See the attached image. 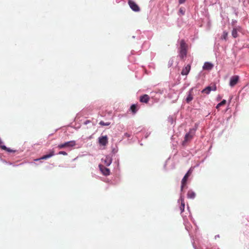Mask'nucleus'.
Here are the masks:
<instances>
[{
    "label": "nucleus",
    "instance_id": "obj_27",
    "mask_svg": "<svg viewBox=\"0 0 249 249\" xmlns=\"http://www.w3.org/2000/svg\"><path fill=\"white\" fill-rule=\"evenodd\" d=\"M186 0H178V2L179 4H182L185 2Z\"/></svg>",
    "mask_w": 249,
    "mask_h": 249
},
{
    "label": "nucleus",
    "instance_id": "obj_18",
    "mask_svg": "<svg viewBox=\"0 0 249 249\" xmlns=\"http://www.w3.org/2000/svg\"><path fill=\"white\" fill-rule=\"evenodd\" d=\"M130 110L133 114H135L137 111V105L133 104L130 107Z\"/></svg>",
    "mask_w": 249,
    "mask_h": 249
},
{
    "label": "nucleus",
    "instance_id": "obj_12",
    "mask_svg": "<svg viewBox=\"0 0 249 249\" xmlns=\"http://www.w3.org/2000/svg\"><path fill=\"white\" fill-rule=\"evenodd\" d=\"M191 70V65H187L185 68H183L181 71V74L183 75H187L190 72Z\"/></svg>",
    "mask_w": 249,
    "mask_h": 249
},
{
    "label": "nucleus",
    "instance_id": "obj_3",
    "mask_svg": "<svg viewBox=\"0 0 249 249\" xmlns=\"http://www.w3.org/2000/svg\"><path fill=\"white\" fill-rule=\"evenodd\" d=\"M195 131L194 130H190V131L185 135L184 140L183 142V144L191 141L192 139L195 135Z\"/></svg>",
    "mask_w": 249,
    "mask_h": 249
},
{
    "label": "nucleus",
    "instance_id": "obj_29",
    "mask_svg": "<svg viewBox=\"0 0 249 249\" xmlns=\"http://www.w3.org/2000/svg\"><path fill=\"white\" fill-rule=\"evenodd\" d=\"M89 121L88 120L86 121V122L85 123L86 124H87V123H89Z\"/></svg>",
    "mask_w": 249,
    "mask_h": 249
},
{
    "label": "nucleus",
    "instance_id": "obj_14",
    "mask_svg": "<svg viewBox=\"0 0 249 249\" xmlns=\"http://www.w3.org/2000/svg\"><path fill=\"white\" fill-rule=\"evenodd\" d=\"M187 197L190 199H194L196 196V194L192 190H189L187 193Z\"/></svg>",
    "mask_w": 249,
    "mask_h": 249
},
{
    "label": "nucleus",
    "instance_id": "obj_30",
    "mask_svg": "<svg viewBox=\"0 0 249 249\" xmlns=\"http://www.w3.org/2000/svg\"><path fill=\"white\" fill-rule=\"evenodd\" d=\"M173 64V61H172V62H171V63L170 64V66H171Z\"/></svg>",
    "mask_w": 249,
    "mask_h": 249
},
{
    "label": "nucleus",
    "instance_id": "obj_5",
    "mask_svg": "<svg viewBox=\"0 0 249 249\" xmlns=\"http://www.w3.org/2000/svg\"><path fill=\"white\" fill-rule=\"evenodd\" d=\"M99 143L103 146H106L108 143V138L107 135L103 136L99 138Z\"/></svg>",
    "mask_w": 249,
    "mask_h": 249
},
{
    "label": "nucleus",
    "instance_id": "obj_17",
    "mask_svg": "<svg viewBox=\"0 0 249 249\" xmlns=\"http://www.w3.org/2000/svg\"><path fill=\"white\" fill-rule=\"evenodd\" d=\"M193 99V96L191 92H189L186 99V102L189 103Z\"/></svg>",
    "mask_w": 249,
    "mask_h": 249
},
{
    "label": "nucleus",
    "instance_id": "obj_1",
    "mask_svg": "<svg viewBox=\"0 0 249 249\" xmlns=\"http://www.w3.org/2000/svg\"><path fill=\"white\" fill-rule=\"evenodd\" d=\"M76 145V142L74 141H69L65 142L63 143H61L58 145L57 147L59 149H63L65 148H70Z\"/></svg>",
    "mask_w": 249,
    "mask_h": 249
},
{
    "label": "nucleus",
    "instance_id": "obj_10",
    "mask_svg": "<svg viewBox=\"0 0 249 249\" xmlns=\"http://www.w3.org/2000/svg\"><path fill=\"white\" fill-rule=\"evenodd\" d=\"M150 100V97L147 94H144L140 97V101L141 103L147 104Z\"/></svg>",
    "mask_w": 249,
    "mask_h": 249
},
{
    "label": "nucleus",
    "instance_id": "obj_2",
    "mask_svg": "<svg viewBox=\"0 0 249 249\" xmlns=\"http://www.w3.org/2000/svg\"><path fill=\"white\" fill-rule=\"evenodd\" d=\"M193 172V169L190 168L187 173L185 175L184 177L181 180V190H183V187L186 185L187 179L189 176L192 174Z\"/></svg>",
    "mask_w": 249,
    "mask_h": 249
},
{
    "label": "nucleus",
    "instance_id": "obj_6",
    "mask_svg": "<svg viewBox=\"0 0 249 249\" xmlns=\"http://www.w3.org/2000/svg\"><path fill=\"white\" fill-rule=\"evenodd\" d=\"M99 167L100 171L104 175L108 176L110 174V170L108 168L102 165H99Z\"/></svg>",
    "mask_w": 249,
    "mask_h": 249
},
{
    "label": "nucleus",
    "instance_id": "obj_21",
    "mask_svg": "<svg viewBox=\"0 0 249 249\" xmlns=\"http://www.w3.org/2000/svg\"><path fill=\"white\" fill-rule=\"evenodd\" d=\"M104 162L106 166H109L111 163V160L107 157L104 160Z\"/></svg>",
    "mask_w": 249,
    "mask_h": 249
},
{
    "label": "nucleus",
    "instance_id": "obj_19",
    "mask_svg": "<svg viewBox=\"0 0 249 249\" xmlns=\"http://www.w3.org/2000/svg\"><path fill=\"white\" fill-rule=\"evenodd\" d=\"M232 36L234 38H236L238 36L237 30L236 28H234L232 31Z\"/></svg>",
    "mask_w": 249,
    "mask_h": 249
},
{
    "label": "nucleus",
    "instance_id": "obj_24",
    "mask_svg": "<svg viewBox=\"0 0 249 249\" xmlns=\"http://www.w3.org/2000/svg\"><path fill=\"white\" fill-rule=\"evenodd\" d=\"M58 154H59V155H64V156L67 155V152H66L65 151H60L58 153Z\"/></svg>",
    "mask_w": 249,
    "mask_h": 249
},
{
    "label": "nucleus",
    "instance_id": "obj_13",
    "mask_svg": "<svg viewBox=\"0 0 249 249\" xmlns=\"http://www.w3.org/2000/svg\"><path fill=\"white\" fill-rule=\"evenodd\" d=\"M213 65L210 62H205L203 66V69L205 70H211L213 68Z\"/></svg>",
    "mask_w": 249,
    "mask_h": 249
},
{
    "label": "nucleus",
    "instance_id": "obj_15",
    "mask_svg": "<svg viewBox=\"0 0 249 249\" xmlns=\"http://www.w3.org/2000/svg\"><path fill=\"white\" fill-rule=\"evenodd\" d=\"M187 51H179V56L181 59H183L187 55Z\"/></svg>",
    "mask_w": 249,
    "mask_h": 249
},
{
    "label": "nucleus",
    "instance_id": "obj_28",
    "mask_svg": "<svg viewBox=\"0 0 249 249\" xmlns=\"http://www.w3.org/2000/svg\"><path fill=\"white\" fill-rule=\"evenodd\" d=\"M6 151L9 152H15V150H13L10 149L9 148H8V150H6Z\"/></svg>",
    "mask_w": 249,
    "mask_h": 249
},
{
    "label": "nucleus",
    "instance_id": "obj_4",
    "mask_svg": "<svg viewBox=\"0 0 249 249\" xmlns=\"http://www.w3.org/2000/svg\"><path fill=\"white\" fill-rule=\"evenodd\" d=\"M128 4L131 9L135 12H139L140 10L139 6L133 1L131 0H128Z\"/></svg>",
    "mask_w": 249,
    "mask_h": 249
},
{
    "label": "nucleus",
    "instance_id": "obj_9",
    "mask_svg": "<svg viewBox=\"0 0 249 249\" xmlns=\"http://www.w3.org/2000/svg\"><path fill=\"white\" fill-rule=\"evenodd\" d=\"M239 77L238 76H232L230 80V85L231 87L234 86L238 82Z\"/></svg>",
    "mask_w": 249,
    "mask_h": 249
},
{
    "label": "nucleus",
    "instance_id": "obj_26",
    "mask_svg": "<svg viewBox=\"0 0 249 249\" xmlns=\"http://www.w3.org/2000/svg\"><path fill=\"white\" fill-rule=\"evenodd\" d=\"M0 147L3 150H5L6 151V150H8V148L6 147L5 145H1L0 146Z\"/></svg>",
    "mask_w": 249,
    "mask_h": 249
},
{
    "label": "nucleus",
    "instance_id": "obj_25",
    "mask_svg": "<svg viewBox=\"0 0 249 249\" xmlns=\"http://www.w3.org/2000/svg\"><path fill=\"white\" fill-rule=\"evenodd\" d=\"M179 12L181 13L182 15H184L185 13L184 10L182 8H180L179 9Z\"/></svg>",
    "mask_w": 249,
    "mask_h": 249
},
{
    "label": "nucleus",
    "instance_id": "obj_22",
    "mask_svg": "<svg viewBox=\"0 0 249 249\" xmlns=\"http://www.w3.org/2000/svg\"><path fill=\"white\" fill-rule=\"evenodd\" d=\"M228 35V32H227L226 31H224L223 33V35H222V36H221V38L222 39H224L225 40H227Z\"/></svg>",
    "mask_w": 249,
    "mask_h": 249
},
{
    "label": "nucleus",
    "instance_id": "obj_20",
    "mask_svg": "<svg viewBox=\"0 0 249 249\" xmlns=\"http://www.w3.org/2000/svg\"><path fill=\"white\" fill-rule=\"evenodd\" d=\"M226 103V100H223L220 103L218 104L216 107V108L217 109H219V108L222 106H224Z\"/></svg>",
    "mask_w": 249,
    "mask_h": 249
},
{
    "label": "nucleus",
    "instance_id": "obj_23",
    "mask_svg": "<svg viewBox=\"0 0 249 249\" xmlns=\"http://www.w3.org/2000/svg\"><path fill=\"white\" fill-rule=\"evenodd\" d=\"M99 124L101 125H109L110 124V123H109V122L105 123L103 121H101L99 123Z\"/></svg>",
    "mask_w": 249,
    "mask_h": 249
},
{
    "label": "nucleus",
    "instance_id": "obj_7",
    "mask_svg": "<svg viewBox=\"0 0 249 249\" xmlns=\"http://www.w3.org/2000/svg\"><path fill=\"white\" fill-rule=\"evenodd\" d=\"M216 90V87L215 85H214L213 86H208L205 89L202 90V92L208 94L211 91L213 90L215 91Z\"/></svg>",
    "mask_w": 249,
    "mask_h": 249
},
{
    "label": "nucleus",
    "instance_id": "obj_16",
    "mask_svg": "<svg viewBox=\"0 0 249 249\" xmlns=\"http://www.w3.org/2000/svg\"><path fill=\"white\" fill-rule=\"evenodd\" d=\"M180 200H181V205L180 206V210L181 213H182L184 210L185 203L184 202V199L183 198L181 197Z\"/></svg>",
    "mask_w": 249,
    "mask_h": 249
},
{
    "label": "nucleus",
    "instance_id": "obj_8",
    "mask_svg": "<svg viewBox=\"0 0 249 249\" xmlns=\"http://www.w3.org/2000/svg\"><path fill=\"white\" fill-rule=\"evenodd\" d=\"M54 155V151L53 150H52L50 151V153L49 154H47V155H44L42 157H41L40 158L35 159L34 160L35 161H38V160H46V159H47L48 158H50L52 157Z\"/></svg>",
    "mask_w": 249,
    "mask_h": 249
},
{
    "label": "nucleus",
    "instance_id": "obj_11",
    "mask_svg": "<svg viewBox=\"0 0 249 249\" xmlns=\"http://www.w3.org/2000/svg\"><path fill=\"white\" fill-rule=\"evenodd\" d=\"M179 51H187V45L183 39L181 40L180 42Z\"/></svg>",
    "mask_w": 249,
    "mask_h": 249
}]
</instances>
